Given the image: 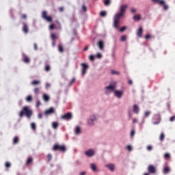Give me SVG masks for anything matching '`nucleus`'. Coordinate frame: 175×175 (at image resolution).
Masks as SVG:
<instances>
[{"label":"nucleus","instance_id":"obj_1","mask_svg":"<svg viewBox=\"0 0 175 175\" xmlns=\"http://www.w3.org/2000/svg\"><path fill=\"white\" fill-rule=\"evenodd\" d=\"M128 5H122L120 8V12L117 13L113 18V28L116 29L120 27V21L121 20V17H124V14H125V12H126V8Z\"/></svg>","mask_w":175,"mask_h":175},{"label":"nucleus","instance_id":"obj_2","mask_svg":"<svg viewBox=\"0 0 175 175\" xmlns=\"http://www.w3.org/2000/svg\"><path fill=\"white\" fill-rule=\"evenodd\" d=\"M33 114V111L32 109H29V107L25 106L22 108V110L19 112L18 116L20 118H23L24 116L27 117V118H31L32 115Z\"/></svg>","mask_w":175,"mask_h":175},{"label":"nucleus","instance_id":"obj_3","mask_svg":"<svg viewBox=\"0 0 175 175\" xmlns=\"http://www.w3.org/2000/svg\"><path fill=\"white\" fill-rule=\"evenodd\" d=\"M53 151H60V152H65L66 151V146L65 145H59L55 144L53 147Z\"/></svg>","mask_w":175,"mask_h":175},{"label":"nucleus","instance_id":"obj_4","mask_svg":"<svg viewBox=\"0 0 175 175\" xmlns=\"http://www.w3.org/2000/svg\"><path fill=\"white\" fill-rule=\"evenodd\" d=\"M42 18L44 20H46L48 23H52L53 22V17L51 16H48L47 15V11H43L42 12Z\"/></svg>","mask_w":175,"mask_h":175},{"label":"nucleus","instance_id":"obj_5","mask_svg":"<svg viewBox=\"0 0 175 175\" xmlns=\"http://www.w3.org/2000/svg\"><path fill=\"white\" fill-rule=\"evenodd\" d=\"M162 118H161V115L156 114L154 116L152 119V124L153 125H159V124H161Z\"/></svg>","mask_w":175,"mask_h":175},{"label":"nucleus","instance_id":"obj_6","mask_svg":"<svg viewBox=\"0 0 175 175\" xmlns=\"http://www.w3.org/2000/svg\"><path fill=\"white\" fill-rule=\"evenodd\" d=\"M148 172L152 174H155V172H157V169L155 168V166H154L152 165H150L148 167Z\"/></svg>","mask_w":175,"mask_h":175},{"label":"nucleus","instance_id":"obj_7","mask_svg":"<svg viewBox=\"0 0 175 175\" xmlns=\"http://www.w3.org/2000/svg\"><path fill=\"white\" fill-rule=\"evenodd\" d=\"M85 155L89 157H94L95 155V152H94V150H92V149H90L85 152Z\"/></svg>","mask_w":175,"mask_h":175},{"label":"nucleus","instance_id":"obj_8","mask_svg":"<svg viewBox=\"0 0 175 175\" xmlns=\"http://www.w3.org/2000/svg\"><path fill=\"white\" fill-rule=\"evenodd\" d=\"M82 76H84L87 73V69H88V65L87 64H82Z\"/></svg>","mask_w":175,"mask_h":175},{"label":"nucleus","instance_id":"obj_9","mask_svg":"<svg viewBox=\"0 0 175 175\" xmlns=\"http://www.w3.org/2000/svg\"><path fill=\"white\" fill-rule=\"evenodd\" d=\"M62 120H71L72 119V113H67L62 116Z\"/></svg>","mask_w":175,"mask_h":175},{"label":"nucleus","instance_id":"obj_10","mask_svg":"<svg viewBox=\"0 0 175 175\" xmlns=\"http://www.w3.org/2000/svg\"><path fill=\"white\" fill-rule=\"evenodd\" d=\"M55 111L54 108L51 107L48 110L45 111V116H50L51 114H53V113Z\"/></svg>","mask_w":175,"mask_h":175},{"label":"nucleus","instance_id":"obj_11","mask_svg":"<svg viewBox=\"0 0 175 175\" xmlns=\"http://www.w3.org/2000/svg\"><path fill=\"white\" fill-rule=\"evenodd\" d=\"M114 94H115V96H116V98H122V96L124 95V92L120 91V90H116V91H115Z\"/></svg>","mask_w":175,"mask_h":175},{"label":"nucleus","instance_id":"obj_12","mask_svg":"<svg viewBox=\"0 0 175 175\" xmlns=\"http://www.w3.org/2000/svg\"><path fill=\"white\" fill-rule=\"evenodd\" d=\"M105 167H108L111 172H114V170L116 169V166L113 163L105 165Z\"/></svg>","mask_w":175,"mask_h":175},{"label":"nucleus","instance_id":"obj_13","mask_svg":"<svg viewBox=\"0 0 175 175\" xmlns=\"http://www.w3.org/2000/svg\"><path fill=\"white\" fill-rule=\"evenodd\" d=\"M137 36H138V38L143 37V27H139L138 29V30L137 31Z\"/></svg>","mask_w":175,"mask_h":175},{"label":"nucleus","instance_id":"obj_14","mask_svg":"<svg viewBox=\"0 0 175 175\" xmlns=\"http://www.w3.org/2000/svg\"><path fill=\"white\" fill-rule=\"evenodd\" d=\"M23 31L25 33H28V32H29V29L28 28V25L27 23H23Z\"/></svg>","mask_w":175,"mask_h":175},{"label":"nucleus","instance_id":"obj_15","mask_svg":"<svg viewBox=\"0 0 175 175\" xmlns=\"http://www.w3.org/2000/svg\"><path fill=\"white\" fill-rule=\"evenodd\" d=\"M98 49L100 50H103L105 49V44L103 43V41L100 40L98 42Z\"/></svg>","mask_w":175,"mask_h":175},{"label":"nucleus","instance_id":"obj_16","mask_svg":"<svg viewBox=\"0 0 175 175\" xmlns=\"http://www.w3.org/2000/svg\"><path fill=\"white\" fill-rule=\"evenodd\" d=\"M90 169L92 170V172H98V167L95 163L90 164Z\"/></svg>","mask_w":175,"mask_h":175},{"label":"nucleus","instance_id":"obj_17","mask_svg":"<svg viewBox=\"0 0 175 175\" xmlns=\"http://www.w3.org/2000/svg\"><path fill=\"white\" fill-rule=\"evenodd\" d=\"M153 3H157L158 5H165V1L163 0H151Z\"/></svg>","mask_w":175,"mask_h":175},{"label":"nucleus","instance_id":"obj_18","mask_svg":"<svg viewBox=\"0 0 175 175\" xmlns=\"http://www.w3.org/2000/svg\"><path fill=\"white\" fill-rule=\"evenodd\" d=\"M133 111L135 113V114H139V106L137 105H134L133 107Z\"/></svg>","mask_w":175,"mask_h":175},{"label":"nucleus","instance_id":"obj_19","mask_svg":"<svg viewBox=\"0 0 175 175\" xmlns=\"http://www.w3.org/2000/svg\"><path fill=\"white\" fill-rule=\"evenodd\" d=\"M163 172L164 174H167L168 173H170V167H169V166H165L163 169Z\"/></svg>","mask_w":175,"mask_h":175},{"label":"nucleus","instance_id":"obj_20","mask_svg":"<svg viewBox=\"0 0 175 175\" xmlns=\"http://www.w3.org/2000/svg\"><path fill=\"white\" fill-rule=\"evenodd\" d=\"M59 126V124H58V122H52V128L53 129H57Z\"/></svg>","mask_w":175,"mask_h":175},{"label":"nucleus","instance_id":"obj_21","mask_svg":"<svg viewBox=\"0 0 175 175\" xmlns=\"http://www.w3.org/2000/svg\"><path fill=\"white\" fill-rule=\"evenodd\" d=\"M96 120V118L89 119L88 122V125H90V126L94 125V121H95Z\"/></svg>","mask_w":175,"mask_h":175},{"label":"nucleus","instance_id":"obj_22","mask_svg":"<svg viewBox=\"0 0 175 175\" xmlns=\"http://www.w3.org/2000/svg\"><path fill=\"white\" fill-rule=\"evenodd\" d=\"M103 3L105 6H110V3H111V0H104Z\"/></svg>","mask_w":175,"mask_h":175},{"label":"nucleus","instance_id":"obj_23","mask_svg":"<svg viewBox=\"0 0 175 175\" xmlns=\"http://www.w3.org/2000/svg\"><path fill=\"white\" fill-rule=\"evenodd\" d=\"M116 87L114 85H109L105 88V90H110L111 91H114Z\"/></svg>","mask_w":175,"mask_h":175},{"label":"nucleus","instance_id":"obj_24","mask_svg":"<svg viewBox=\"0 0 175 175\" xmlns=\"http://www.w3.org/2000/svg\"><path fill=\"white\" fill-rule=\"evenodd\" d=\"M43 99L45 100V102H49L50 100V96H49L47 94H44Z\"/></svg>","mask_w":175,"mask_h":175},{"label":"nucleus","instance_id":"obj_25","mask_svg":"<svg viewBox=\"0 0 175 175\" xmlns=\"http://www.w3.org/2000/svg\"><path fill=\"white\" fill-rule=\"evenodd\" d=\"M33 159L32 157H29L27 159V161H26V165L28 166V165H31V163L33 162Z\"/></svg>","mask_w":175,"mask_h":175},{"label":"nucleus","instance_id":"obj_26","mask_svg":"<svg viewBox=\"0 0 175 175\" xmlns=\"http://www.w3.org/2000/svg\"><path fill=\"white\" fill-rule=\"evenodd\" d=\"M75 133L77 135H79V133H81V129H80L79 126H77L75 129Z\"/></svg>","mask_w":175,"mask_h":175},{"label":"nucleus","instance_id":"obj_27","mask_svg":"<svg viewBox=\"0 0 175 175\" xmlns=\"http://www.w3.org/2000/svg\"><path fill=\"white\" fill-rule=\"evenodd\" d=\"M18 142H19L18 137H14L13 139V144H18Z\"/></svg>","mask_w":175,"mask_h":175},{"label":"nucleus","instance_id":"obj_28","mask_svg":"<svg viewBox=\"0 0 175 175\" xmlns=\"http://www.w3.org/2000/svg\"><path fill=\"white\" fill-rule=\"evenodd\" d=\"M51 69V68L50 67V65L49 64L45 65V67H44L45 72H50Z\"/></svg>","mask_w":175,"mask_h":175},{"label":"nucleus","instance_id":"obj_29","mask_svg":"<svg viewBox=\"0 0 175 175\" xmlns=\"http://www.w3.org/2000/svg\"><path fill=\"white\" fill-rule=\"evenodd\" d=\"M160 142H163L165 140V134L163 133H161L159 137Z\"/></svg>","mask_w":175,"mask_h":175},{"label":"nucleus","instance_id":"obj_30","mask_svg":"<svg viewBox=\"0 0 175 175\" xmlns=\"http://www.w3.org/2000/svg\"><path fill=\"white\" fill-rule=\"evenodd\" d=\"M39 84H40V81L34 80L31 82L32 85H38Z\"/></svg>","mask_w":175,"mask_h":175},{"label":"nucleus","instance_id":"obj_31","mask_svg":"<svg viewBox=\"0 0 175 175\" xmlns=\"http://www.w3.org/2000/svg\"><path fill=\"white\" fill-rule=\"evenodd\" d=\"M32 100H33V98H32V96L31 95L27 96L26 98L27 102H32Z\"/></svg>","mask_w":175,"mask_h":175},{"label":"nucleus","instance_id":"obj_32","mask_svg":"<svg viewBox=\"0 0 175 175\" xmlns=\"http://www.w3.org/2000/svg\"><path fill=\"white\" fill-rule=\"evenodd\" d=\"M23 61L26 63V64H28L29 63V57H28L27 56H24L23 57Z\"/></svg>","mask_w":175,"mask_h":175},{"label":"nucleus","instance_id":"obj_33","mask_svg":"<svg viewBox=\"0 0 175 175\" xmlns=\"http://www.w3.org/2000/svg\"><path fill=\"white\" fill-rule=\"evenodd\" d=\"M58 50L60 53H64V46L61 44L58 45Z\"/></svg>","mask_w":175,"mask_h":175},{"label":"nucleus","instance_id":"obj_34","mask_svg":"<svg viewBox=\"0 0 175 175\" xmlns=\"http://www.w3.org/2000/svg\"><path fill=\"white\" fill-rule=\"evenodd\" d=\"M40 92V88H36L33 90V92L34 94H36V95H38V94Z\"/></svg>","mask_w":175,"mask_h":175},{"label":"nucleus","instance_id":"obj_35","mask_svg":"<svg viewBox=\"0 0 175 175\" xmlns=\"http://www.w3.org/2000/svg\"><path fill=\"white\" fill-rule=\"evenodd\" d=\"M31 128L33 129V131H36V124L32 122L31 124Z\"/></svg>","mask_w":175,"mask_h":175},{"label":"nucleus","instance_id":"obj_36","mask_svg":"<svg viewBox=\"0 0 175 175\" xmlns=\"http://www.w3.org/2000/svg\"><path fill=\"white\" fill-rule=\"evenodd\" d=\"M126 39H127L126 36L123 35V36H122V37H121V42H126Z\"/></svg>","mask_w":175,"mask_h":175},{"label":"nucleus","instance_id":"obj_37","mask_svg":"<svg viewBox=\"0 0 175 175\" xmlns=\"http://www.w3.org/2000/svg\"><path fill=\"white\" fill-rule=\"evenodd\" d=\"M164 158H165V159H170V154H169V153H165V154H164Z\"/></svg>","mask_w":175,"mask_h":175},{"label":"nucleus","instance_id":"obj_38","mask_svg":"<svg viewBox=\"0 0 175 175\" xmlns=\"http://www.w3.org/2000/svg\"><path fill=\"white\" fill-rule=\"evenodd\" d=\"M51 38L52 40H55V39H57V38L58 37H57V35H55V33H52Z\"/></svg>","mask_w":175,"mask_h":175},{"label":"nucleus","instance_id":"obj_39","mask_svg":"<svg viewBox=\"0 0 175 175\" xmlns=\"http://www.w3.org/2000/svg\"><path fill=\"white\" fill-rule=\"evenodd\" d=\"M47 159H48V162H50V161H51V159H53V156L51 155V154H48L47 155Z\"/></svg>","mask_w":175,"mask_h":175},{"label":"nucleus","instance_id":"obj_40","mask_svg":"<svg viewBox=\"0 0 175 175\" xmlns=\"http://www.w3.org/2000/svg\"><path fill=\"white\" fill-rule=\"evenodd\" d=\"M111 75H120V72L116 71V70H111Z\"/></svg>","mask_w":175,"mask_h":175},{"label":"nucleus","instance_id":"obj_41","mask_svg":"<svg viewBox=\"0 0 175 175\" xmlns=\"http://www.w3.org/2000/svg\"><path fill=\"white\" fill-rule=\"evenodd\" d=\"M140 18H141L140 15H135V16H133V20H137V21H139V20H140Z\"/></svg>","mask_w":175,"mask_h":175},{"label":"nucleus","instance_id":"obj_42","mask_svg":"<svg viewBox=\"0 0 175 175\" xmlns=\"http://www.w3.org/2000/svg\"><path fill=\"white\" fill-rule=\"evenodd\" d=\"M161 6L163 7L164 10H167V9H169V6L167 5H165V3L163 5H161Z\"/></svg>","mask_w":175,"mask_h":175},{"label":"nucleus","instance_id":"obj_43","mask_svg":"<svg viewBox=\"0 0 175 175\" xmlns=\"http://www.w3.org/2000/svg\"><path fill=\"white\" fill-rule=\"evenodd\" d=\"M100 16L101 17H105V16H106V12H105V11L100 12Z\"/></svg>","mask_w":175,"mask_h":175},{"label":"nucleus","instance_id":"obj_44","mask_svg":"<svg viewBox=\"0 0 175 175\" xmlns=\"http://www.w3.org/2000/svg\"><path fill=\"white\" fill-rule=\"evenodd\" d=\"M55 29V25H54V24H52L49 26V29H51V31H53V29Z\"/></svg>","mask_w":175,"mask_h":175},{"label":"nucleus","instance_id":"obj_45","mask_svg":"<svg viewBox=\"0 0 175 175\" xmlns=\"http://www.w3.org/2000/svg\"><path fill=\"white\" fill-rule=\"evenodd\" d=\"M151 114V112L150 111H146L144 113V116L145 117H148V116H150Z\"/></svg>","mask_w":175,"mask_h":175},{"label":"nucleus","instance_id":"obj_46","mask_svg":"<svg viewBox=\"0 0 175 175\" xmlns=\"http://www.w3.org/2000/svg\"><path fill=\"white\" fill-rule=\"evenodd\" d=\"M5 166V167H10V166H12V164H10V162H6Z\"/></svg>","mask_w":175,"mask_h":175},{"label":"nucleus","instance_id":"obj_47","mask_svg":"<svg viewBox=\"0 0 175 175\" xmlns=\"http://www.w3.org/2000/svg\"><path fill=\"white\" fill-rule=\"evenodd\" d=\"M146 150L148 151H151V150H152V146H150V145L148 146L147 148H146Z\"/></svg>","mask_w":175,"mask_h":175},{"label":"nucleus","instance_id":"obj_48","mask_svg":"<svg viewBox=\"0 0 175 175\" xmlns=\"http://www.w3.org/2000/svg\"><path fill=\"white\" fill-rule=\"evenodd\" d=\"M174 120H175V116H173L170 118V122H173V121H174Z\"/></svg>","mask_w":175,"mask_h":175},{"label":"nucleus","instance_id":"obj_49","mask_svg":"<svg viewBox=\"0 0 175 175\" xmlns=\"http://www.w3.org/2000/svg\"><path fill=\"white\" fill-rule=\"evenodd\" d=\"M126 29V27H122V28L120 29V32H124Z\"/></svg>","mask_w":175,"mask_h":175},{"label":"nucleus","instance_id":"obj_50","mask_svg":"<svg viewBox=\"0 0 175 175\" xmlns=\"http://www.w3.org/2000/svg\"><path fill=\"white\" fill-rule=\"evenodd\" d=\"M75 81H76V79L73 78L69 83V85H72V84H73V83H75Z\"/></svg>","mask_w":175,"mask_h":175},{"label":"nucleus","instance_id":"obj_51","mask_svg":"<svg viewBox=\"0 0 175 175\" xmlns=\"http://www.w3.org/2000/svg\"><path fill=\"white\" fill-rule=\"evenodd\" d=\"M82 10L83 12H87V7L85 6V5H83L82 6Z\"/></svg>","mask_w":175,"mask_h":175},{"label":"nucleus","instance_id":"obj_52","mask_svg":"<svg viewBox=\"0 0 175 175\" xmlns=\"http://www.w3.org/2000/svg\"><path fill=\"white\" fill-rule=\"evenodd\" d=\"M96 57H97V58H98V59L102 58V53H98L96 54Z\"/></svg>","mask_w":175,"mask_h":175},{"label":"nucleus","instance_id":"obj_53","mask_svg":"<svg viewBox=\"0 0 175 175\" xmlns=\"http://www.w3.org/2000/svg\"><path fill=\"white\" fill-rule=\"evenodd\" d=\"M33 49L36 51H38V44L36 43L33 44Z\"/></svg>","mask_w":175,"mask_h":175},{"label":"nucleus","instance_id":"obj_54","mask_svg":"<svg viewBox=\"0 0 175 175\" xmlns=\"http://www.w3.org/2000/svg\"><path fill=\"white\" fill-rule=\"evenodd\" d=\"M21 18H23V20H27V14H22Z\"/></svg>","mask_w":175,"mask_h":175},{"label":"nucleus","instance_id":"obj_55","mask_svg":"<svg viewBox=\"0 0 175 175\" xmlns=\"http://www.w3.org/2000/svg\"><path fill=\"white\" fill-rule=\"evenodd\" d=\"M95 59V56H94V55H90V61H94Z\"/></svg>","mask_w":175,"mask_h":175},{"label":"nucleus","instance_id":"obj_56","mask_svg":"<svg viewBox=\"0 0 175 175\" xmlns=\"http://www.w3.org/2000/svg\"><path fill=\"white\" fill-rule=\"evenodd\" d=\"M45 87L46 88H50V87H51V84L49 83H46V85H45Z\"/></svg>","mask_w":175,"mask_h":175},{"label":"nucleus","instance_id":"obj_57","mask_svg":"<svg viewBox=\"0 0 175 175\" xmlns=\"http://www.w3.org/2000/svg\"><path fill=\"white\" fill-rule=\"evenodd\" d=\"M40 105H42V103H40V101L38 100L36 102V107H39V106H40Z\"/></svg>","mask_w":175,"mask_h":175},{"label":"nucleus","instance_id":"obj_58","mask_svg":"<svg viewBox=\"0 0 175 175\" xmlns=\"http://www.w3.org/2000/svg\"><path fill=\"white\" fill-rule=\"evenodd\" d=\"M126 150H128L129 151H132V146H127V147H126Z\"/></svg>","mask_w":175,"mask_h":175},{"label":"nucleus","instance_id":"obj_59","mask_svg":"<svg viewBox=\"0 0 175 175\" xmlns=\"http://www.w3.org/2000/svg\"><path fill=\"white\" fill-rule=\"evenodd\" d=\"M128 83L129 84V85H132V84H133V81L132 80H129Z\"/></svg>","mask_w":175,"mask_h":175},{"label":"nucleus","instance_id":"obj_60","mask_svg":"<svg viewBox=\"0 0 175 175\" xmlns=\"http://www.w3.org/2000/svg\"><path fill=\"white\" fill-rule=\"evenodd\" d=\"M64 7H59V11L62 12H64Z\"/></svg>","mask_w":175,"mask_h":175},{"label":"nucleus","instance_id":"obj_61","mask_svg":"<svg viewBox=\"0 0 175 175\" xmlns=\"http://www.w3.org/2000/svg\"><path fill=\"white\" fill-rule=\"evenodd\" d=\"M131 136H132V137L135 136V131L134 130L131 131Z\"/></svg>","mask_w":175,"mask_h":175},{"label":"nucleus","instance_id":"obj_62","mask_svg":"<svg viewBox=\"0 0 175 175\" xmlns=\"http://www.w3.org/2000/svg\"><path fill=\"white\" fill-rule=\"evenodd\" d=\"M150 38H151V36L150 34H147L146 36H145V38L146 39H150Z\"/></svg>","mask_w":175,"mask_h":175},{"label":"nucleus","instance_id":"obj_63","mask_svg":"<svg viewBox=\"0 0 175 175\" xmlns=\"http://www.w3.org/2000/svg\"><path fill=\"white\" fill-rule=\"evenodd\" d=\"M131 13H136V9L135 8H132L131 9Z\"/></svg>","mask_w":175,"mask_h":175},{"label":"nucleus","instance_id":"obj_64","mask_svg":"<svg viewBox=\"0 0 175 175\" xmlns=\"http://www.w3.org/2000/svg\"><path fill=\"white\" fill-rule=\"evenodd\" d=\"M38 118H43V114L42 113H38Z\"/></svg>","mask_w":175,"mask_h":175}]
</instances>
